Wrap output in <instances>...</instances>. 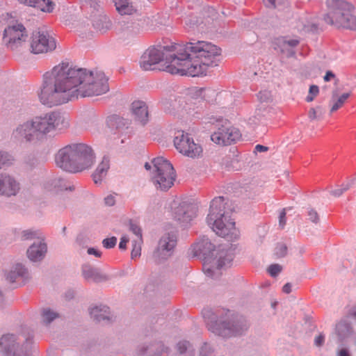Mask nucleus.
I'll return each mask as SVG.
<instances>
[{"label":"nucleus","mask_w":356,"mask_h":356,"mask_svg":"<svg viewBox=\"0 0 356 356\" xmlns=\"http://www.w3.org/2000/svg\"><path fill=\"white\" fill-rule=\"evenodd\" d=\"M216 92L209 88H200L196 90L197 97H171L163 102L165 110L178 118L193 120L200 118L203 113L200 99L209 102L215 97Z\"/></svg>","instance_id":"nucleus-4"},{"label":"nucleus","mask_w":356,"mask_h":356,"mask_svg":"<svg viewBox=\"0 0 356 356\" xmlns=\"http://www.w3.org/2000/svg\"><path fill=\"white\" fill-rule=\"evenodd\" d=\"M1 297H2V295H1V293H0V300L1 299Z\"/></svg>","instance_id":"nucleus-62"},{"label":"nucleus","mask_w":356,"mask_h":356,"mask_svg":"<svg viewBox=\"0 0 356 356\" xmlns=\"http://www.w3.org/2000/svg\"><path fill=\"white\" fill-rule=\"evenodd\" d=\"M280 225L283 227L284 225L286 224V213L285 211L283 210L280 215Z\"/></svg>","instance_id":"nucleus-50"},{"label":"nucleus","mask_w":356,"mask_h":356,"mask_svg":"<svg viewBox=\"0 0 356 356\" xmlns=\"http://www.w3.org/2000/svg\"><path fill=\"white\" fill-rule=\"evenodd\" d=\"M95 156L92 149L82 143L78 144L77 156L72 172H77L90 168L94 163Z\"/></svg>","instance_id":"nucleus-16"},{"label":"nucleus","mask_w":356,"mask_h":356,"mask_svg":"<svg viewBox=\"0 0 356 356\" xmlns=\"http://www.w3.org/2000/svg\"><path fill=\"white\" fill-rule=\"evenodd\" d=\"M90 316L97 321L106 319L108 314V308L104 306L103 307H95L90 310Z\"/></svg>","instance_id":"nucleus-28"},{"label":"nucleus","mask_w":356,"mask_h":356,"mask_svg":"<svg viewBox=\"0 0 356 356\" xmlns=\"http://www.w3.org/2000/svg\"><path fill=\"white\" fill-rule=\"evenodd\" d=\"M173 143L178 152L185 156L195 159L203 156L202 145L195 143L194 139L188 133L183 131H177L174 138Z\"/></svg>","instance_id":"nucleus-8"},{"label":"nucleus","mask_w":356,"mask_h":356,"mask_svg":"<svg viewBox=\"0 0 356 356\" xmlns=\"http://www.w3.org/2000/svg\"><path fill=\"white\" fill-rule=\"evenodd\" d=\"M221 49L211 42L203 40L189 42L180 46L176 56L166 67L172 74L197 76L205 75L209 67L216 65Z\"/></svg>","instance_id":"nucleus-2"},{"label":"nucleus","mask_w":356,"mask_h":356,"mask_svg":"<svg viewBox=\"0 0 356 356\" xmlns=\"http://www.w3.org/2000/svg\"><path fill=\"white\" fill-rule=\"evenodd\" d=\"M349 188L348 184H343L339 188L331 191V193L334 197H339L345 191H346Z\"/></svg>","instance_id":"nucleus-41"},{"label":"nucleus","mask_w":356,"mask_h":356,"mask_svg":"<svg viewBox=\"0 0 356 356\" xmlns=\"http://www.w3.org/2000/svg\"><path fill=\"white\" fill-rule=\"evenodd\" d=\"M287 248L283 243H279L277 245L275 249V254L277 257H283L286 254Z\"/></svg>","instance_id":"nucleus-38"},{"label":"nucleus","mask_w":356,"mask_h":356,"mask_svg":"<svg viewBox=\"0 0 356 356\" xmlns=\"http://www.w3.org/2000/svg\"><path fill=\"white\" fill-rule=\"evenodd\" d=\"M129 241V238L126 236H122L120 238V242L119 243V248L121 250H125L127 247V243Z\"/></svg>","instance_id":"nucleus-48"},{"label":"nucleus","mask_w":356,"mask_h":356,"mask_svg":"<svg viewBox=\"0 0 356 356\" xmlns=\"http://www.w3.org/2000/svg\"><path fill=\"white\" fill-rule=\"evenodd\" d=\"M47 252V245L40 241L39 243H33L27 250V256L30 260L37 261L41 260Z\"/></svg>","instance_id":"nucleus-20"},{"label":"nucleus","mask_w":356,"mask_h":356,"mask_svg":"<svg viewBox=\"0 0 356 356\" xmlns=\"http://www.w3.org/2000/svg\"><path fill=\"white\" fill-rule=\"evenodd\" d=\"M211 329L213 333L225 338L241 334L248 329V325L245 321L216 323Z\"/></svg>","instance_id":"nucleus-14"},{"label":"nucleus","mask_w":356,"mask_h":356,"mask_svg":"<svg viewBox=\"0 0 356 356\" xmlns=\"http://www.w3.org/2000/svg\"><path fill=\"white\" fill-rule=\"evenodd\" d=\"M175 218L178 220H186L185 216L186 215V212L189 210V209H192L193 207L186 205V204H179L178 206H175Z\"/></svg>","instance_id":"nucleus-30"},{"label":"nucleus","mask_w":356,"mask_h":356,"mask_svg":"<svg viewBox=\"0 0 356 356\" xmlns=\"http://www.w3.org/2000/svg\"><path fill=\"white\" fill-rule=\"evenodd\" d=\"M283 292L286 293H289L291 291V285L290 283H286L285 285H284L282 288Z\"/></svg>","instance_id":"nucleus-55"},{"label":"nucleus","mask_w":356,"mask_h":356,"mask_svg":"<svg viewBox=\"0 0 356 356\" xmlns=\"http://www.w3.org/2000/svg\"><path fill=\"white\" fill-rule=\"evenodd\" d=\"M319 90L317 86H311L309 90V95L306 97L307 102H311L314 100V97L318 94Z\"/></svg>","instance_id":"nucleus-39"},{"label":"nucleus","mask_w":356,"mask_h":356,"mask_svg":"<svg viewBox=\"0 0 356 356\" xmlns=\"http://www.w3.org/2000/svg\"><path fill=\"white\" fill-rule=\"evenodd\" d=\"M58 317V314L51 311L49 309H44L42 312V321L45 324L50 323L53 320Z\"/></svg>","instance_id":"nucleus-33"},{"label":"nucleus","mask_w":356,"mask_h":356,"mask_svg":"<svg viewBox=\"0 0 356 356\" xmlns=\"http://www.w3.org/2000/svg\"><path fill=\"white\" fill-rule=\"evenodd\" d=\"M282 270V267L278 264L270 265L268 268V272L271 276H276Z\"/></svg>","instance_id":"nucleus-43"},{"label":"nucleus","mask_w":356,"mask_h":356,"mask_svg":"<svg viewBox=\"0 0 356 356\" xmlns=\"http://www.w3.org/2000/svg\"><path fill=\"white\" fill-rule=\"evenodd\" d=\"M196 252L202 254L208 263L214 262L218 268L229 267L234 259V252L232 248L225 249L219 247L218 249L211 243L209 238L203 237L196 245Z\"/></svg>","instance_id":"nucleus-6"},{"label":"nucleus","mask_w":356,"mask_h":356,"mask_svg":"<svg viewBox=\"0 0 356 356\" xmlns=\"http://www.w3.org/2000/svg\"><path fill=\"white\" fill-rule=\"evenodd\" d=\"M343 326V324L340 323L337 325V329L339 331L341 330V327Z\"/></svg>","instance_id":"nucleus-61"},{"label":"nucleus","mask_w":356,"mask_h":356,"mask_svg":"<svg viewBox=\"0 0 356 356\" xmlns=\"http://www.w3.org/2000/svg\"><path fill=\"white\" fill-rule=\"evenodd\" d=\"M145 169H146V170H149V169L151 168V165H150V164H149V163H146L145 164Z\"/></svg>","instance_id":"nucleus-60"},{"label":"nucleus","mask_w":356,"mask_h":356,"mask_svg":"<svg viewBox=\"0 0 356 356\" xmlns=\"http://www.w3.org/2000/svg\"><path fill=\"white\" fill-rule=\"evenodd\" d=\"M283 43H286L287 44H289V46L291 47H295L296 46L298 43H299V41L296 39H292V40H284L282 41Z\"/></svg>","instance_id":"nucleus-53"},{"label":"nucleus","mask_w":356,"mask_h":356,"mask_svg":"<svg viewBox=\"0 0 356 356\" xmlns=\"http://www.w3.org/2000/svg\"><path fill=\"white\" fill-rule=\"evenodd\" d=\"M70 125L67 116L58 111H51L33 118L20 124L15 131L16 134L28 141L46 136L50 132L62 130Z\"/></svg>","instance_id":"nucleus-3"},{"label":"nucleus","mask_w":356,"mask_h":356,"mask_svg":"<svg viewBox=\"0 0 356 356\" xmlns=\"http://www.w3.org/2000/svg\"><path fill=\"white\" fill-rule=\"evenodd\" d=\"M78 144L67 145L58 150L55 156L56 163L63 170L72 172L77 156Z\"/></svg>","instance_id":"nucleus-13"},{"label":"nucleus","mask_w":356,"mask_h":356,"mask_svg":"<svg viewBox=\"0 0 356 356\" xmlns=\"http://www.w3.org/2000/svg\"><path fill=\"white\" fill-rule=\"evenodd\" d=\"M338 356H349L348 351L346 349H341L339 353Z\"/></svg>","instance_id":"nucleus-58"},{"label":"nucleus","mask_w":356,"mask_h":356,"mask_svg":"<svg viewBox=\"0 0 356 356\" xmlns=\"http://www.w3.org/2000/svg\"><path fill=\"white\" fill-rule=\"evenodd\" d=\"M33 238H38L40 239L42 238L41 234L38 232L32 230H26L23 232L22 235V238L23 240L31 239Z\"/></svg>","instance_id":"nucleus-35"},{"label":"nucleus","mask_w":356,"mask_h":356,"mask_svg":"<svg viewBox=\"0 0 356 356\" xmlns=\"http://www.w3.org/2000/svg\"><path fill=\"white\" fill-rule=\"evenodd\" d=\"M131 230L136 235V238H137L138 236L142 238L141 229L138 225L131 224Z\"/></svg>","instance_id":"nucleus-47"},{"label":"nucleus","mask_w":356,"mask_h":356,"mask_svg":"<svg viewBox=\"0 0 356 356\" xmlns=\"http://www.w3.org/2000/svg\"><path fill=\"white\" fill-rule=\"evenodd\" d=\"M56 47L54 38L44 30L38 29L33 32L30 40V49L33 54H45Z\"/></svg>","instance_id":"nucleus-9"},{"label":"nucleus","mask_w":356,"mask_h":356,"mask_svg":"<svg viewBox=\"0 0 356 356\" xmlns=\"http://www.w3.org/2000/svg\"><path fill=\"white\" fill-rule=\"evenodd\" d=\"M350 96V92L343 93L337 99L333 101V104L330 108V113H334L341 108Z\"/></svg>","instance_id":"nucleus-29"},{"label":"nucleus","mask_w":356,"mask_h":356,"mask_svg":"<svg viewBox=\"0 0 356 356\" xmlns=\"http://www.w3.org/2000/svg\"><path fill=\"white\" fill-rule=\"evenodd\" d=\"M204 270H205V273H206L208 276H211V277H212V276H213V274H212L213 271H212V270H211V269H210L209 268H207L206 266H204Z\"/></svg>","instance_id":"nucleus-59"},{"label":"nucleus","mask_w":356,"mask_h":356,"mask_svg":"<svg viewBox=\"0 0 356 356\" xmlns=\"http://www.w3.org/2000/svg\"><path fill=\"white\" fill-rule=\"evenodd\" d=\"M267 113H268L267 107L264 106V105H259L255 111V116L258 119H260L261 117L265 116Z\"/></svg>","instance_id":"nucleus-44"},{"label":"nucleus","mask_w":356,"mask_h":356,"mask_svg":"<svg viewBox=\"0 0 356 356\" xmlns=\"http://www.w3.org/2000/svg\"><path fill=\"white\" fill-rule=\"evenodd\" d=\"M142 31V26L138 22L127 24L122 31V37L124 40H129L139 35Z\"/></svg>","instance_id":"nucleus-24"},{"label":"nucleus","mask_w":356,"mask_h":356,"mask_svg":"<svg viewBox=\"0 0 356 356\" xmlns=\"http://www.w3.org/2000/svg\"><path fill=\"white\" fill-rule=\"evenodd\" d=\"M19 184L14 177L8 175H0V195H15L19 191Z\"/></svg>","instance_id":"nucleus-19"},{"label":"nucleus","mask_w":356,"mask_h":356,"mask_svg":"<svg viewBox=\"0 0 356 356\" xmlns=\"http://www.w3.org/2000/svg\"><path fill=\"white\" fill-rule=\"evenodd\" d=\"M226 204L224 197H215L211 202L207 221L217 235L228 240H235L239 237L240 232L236 227L230 212L226 210Z\"/></svg>","instance_id":"nucleus-5"},{"label":"nucleus","mask_w":356,"mask_h":356,"mask_svg":"<svg viewBox=\"0 0 356 356\" xmlns=\"http://www.w3.org/2000/svg\"><path fill=\"white\" fill-rule=\"evenodd\" d=\"M355 315V317H356V314Z\"/></svg>","instance_id":"nucleus-63"},{"label":"nucleus","mask_w":356,"mask_h":356,"mask_svg":"<svg viewBox=\"0 0 356 356\" xmlns=\"http://www.w3.org/2000/svg\"><path fill=\"white\" fill-rule=\"evenodd\" d=\"M116 10L121 15H131L135 12V8L127 0H114Z\"/></svg>","instance_id":"nucleus-26"},{"label":"nucleus","mask_w":356,"mask_h":356,"mask_svg":"<svg viewBox=\"0 0 356 356\" xmlns=\"http://www.w3.org/2000/svg\"><path fill=\"white\" fill-rule=\"evenodd\" d=\"M117 243V238L115 237H111L105 238L102 241L103 246L106 248H113Z\"/></svg>","instance_id":"nucleus-42"},{"label":"nucleus","mask_w":356,"mask_h":356,"mask_svg":"<svg viewBox=\"0 0 356 356\" xmlns=\"http://www.w3.org/2000/svg\"><path fill=\"white\" fill-rule=\"evenodd\" d=\"M255 149L259 152H264L268 150V147L261 145H257Z\"/></svg>","instance_id":"nucleus-56"},{"label":"nucleus","mask_w":356,"mask_h":356,"mask_svg":"<svg viewBox=\"0 0 356 356\" xmlns=\"http://www.w3.org/2000/svg\"><path fill=\"white\" fill-rule=\"evenodd\" d=\"M207 120L209 123L216 124L218 123L219 126L222 124V121H228L227 120L223 119L220 116H214L213 115H208Z\"/></svg>","instance_id":"nucleus-40"},{"label":"nucleus","mask_w":356,"mask_h":356,"mask_svg":"<svg viewBox=\"0 0 356 356\" xmlns=\"http://www.w3.org/2000/svg\"><path fill=\"white\" fill-rule=\"evenodd\" d=\"M88 253L89 254H93L96 257H100L102 255V253L98 250L93 248H88Z\"/></svg>","instance_id":"nucleus-51"},{"label":"nucleus","mask_w":356,"mask_h":356,"mask_svg":"<svg viewBox=\"0 0 356 356\" xmlns=\"http://www.w3.org/2000/svg\"><path fill=\"white\" fill-rule=\"evenodd\" d=\"M0 347L6 356H26L16 344L13 334L3 335L0 340Z\"/></svg>","instance_id":"nucleus-18"},{"label":"nucleus","mask_w":356,"mask_h":356,"mask_svg":"<svg viewBox=\"0 0 356 356\" xmlns=\"http://www.w3.org/2000/svg\"><path fill=\"white\" fill-rule=\"evenodd\" d=\"M264 3L267 7L275 8V0H263Z\"/></svg>","instance_id":"nucleus-54"},{"label":"nucleus","mask_w":356,"mask_h":356,"mask_svg":"<svg viewBox=\"0 0 356 356\" xmlns=\"http://www.w3.org/2000/svg\"><path fill=\"white\" fill-rule=\"evenodd\" d=\"M330 3H332L333 6L337 9H339L341 17H337L334 20V23L336 24V26L343 27L352 30H356V17L351 14V6L347 2H339V4H336L333 1H330Z\"/></svg>","instance_id":"nucleus-15"},{"label":"nucleus","mask_w":356,"mask_h":356,"mask_svg":"<svg viewBox=\"0 0 356 356\" xmlns=\"http://www.w3.org/2000/svg\"><path fill=\"white\" fill-rule=\"evenodd\" d=\"M241 138L239 130L232 126L229 121H222L211 136V140L220 145H228L236 143Z\"/></svg>","instance_id":"nucleus-10"},{"label":"nucleus","mask_w":356,"mask_h":356,"mask_svg":"<svg viewBox=\"0 0 356 356\" xmlns=\"http://www.w3.org/2000/svg\"><path fill=\"white\" fill-rule=\"evenodd\" d=\"M325 113V109L321 106L315 108H311L309 111L308 115L311 120H320Z\"/></svg>","instance_id":"nucleus-32"},{"label":"nucleus","mask_w":356,"mask_h":356,"mask_svg":"<svg viewBox=\"0 0 356 356\" xmlns=\"http://www.w3.org/2000/svg\"><path fill=\"white\" fill-rule=\"evenodd\" d=\"M27 6L36 8L42 12L50 13L53 10L54 4L51 0H17Z\"/></svg>","instance_id":"nucleus-21"},{"label":"nucleus","mask_w":356,"mask_h":356,"mask_svg":"<svg viewBox=\"0 0 356 356\" xmlns=\"http://www.w3.org/2000/svg\"><path fill=\"white\" fill-rule=\"evenodd\" d=\"M169 50L163 47V49L157 48H149L143 54L140 61V65L144 70H150L152 66L163 60L164 58L168 60L165 62V67L170 64L171 60L170 56H176L177 54H169ZM165 70H167L165 68ZM168 72L167 70H165Z\"/></svg>","instance_id":"nucleus-12"},{"label":"nucleus","mask_w":356,"mask_h":356,"mask_svg":"<svg viewBox=\"0 0 356 356\" xmlns=\"http://www.w3.org/2000/svg\"><path fill=\"white\" fill-rule=\"evenodd\" d=\"M116 193L109 194L104 198L105 204L109 207L113 206L115 204Z\"/></svg>","instance_id":"nucleus-45"},{"label":"nucleus","mask_w":356,"mask_h":356,"mask_svg":"<svg viewBox=\"0 0 356 356\" xmlns=\"http://www.w3.org/2000/svg\"><path fill=\"white\" fill-rule=\"evenodd\" d=\"M308 216H309V219L312 222L317 223L319 221L318 214L315 210L311 209L309 211Z\"/></svg>","instance_id":"nucleus-46"},{"label":"nucleus","mask_w":356,"mask_h":356,"mask_svg":"<svg viewBox=\"0 0 356 356\" xmlns=\"http://www.w3.org/2000/svg\"><path fill=\"white\" fill-rule=\"evenodd\" d=\"M154 166L152 180L156 188L161 191L168 190L175 180V172L172 165L163 157H157L152 160Z\"/></svg>","instance_id":"nucleus-7"},{"label":"nucleus","mask_w":356,"mask_h":356,"mask_svg":"<svg viewBox=\"0 0 356 356\" xmlns=\"http://www.w3.org/2000/svg\"><path fill=\"white\" fill-rule=\"evenodd\" d=\"M257 97L261 103H267L272 100L271 93L268 90L260 91L257 95Z\"/></svg>","instance_id":"nucleus-37"},{"label":"nucleus","mask_w":356,"mask_h":356,"mask_svg":"<svg viewBox=\"0 0 356 356\" xmlns=\"http://www.w3.org/2000/svg\"><path fill=\"white\" fill-rule=\"evenodd\" d=\"M188 345V343L186 341L179 342L177 344V348H178L179 351L181 353H184L187 349Z\"/></svg>","instance_id":"nucleus-49"},{"label":"nucleus","mask_w":356,"mask_h":356,"mask_svg":"<svg viewBox=\"0 0 356 356\" xmlns=\"http://www.w3.org/2000/svg\"><path fill=\"white\" fill-rule=\"evenodd\" d=\"M17 270L10 271L7 275L6 279L11 283L15 282L16 279L22 275V266H19L16 268Z\"/></svg>","instance_id":"nucleus-36"},{"label":"nucleus","mask_w":356,"mask_h":356,"mask_svg":"<svg viewBox=\"0 0 356 356\" xmlns=\"http://www.w3.org/2000/svg\"><path fill=\"white\" fill-rule=\"evenodd\" d=\"M110 168V161L107 157H104L92 174V179L95 184H100L107 175Z\"/></svg>","instance_id":"nucleus-23"},{"label":"nucleus","mask_w":356,"mask_h":356,"mask_svg":"<svg viewBox=\"0 0 356 356\" xmlns=\"http://www.w3.org/2000/svg\"><path fill=\"white\" fill-rule=\"evenodd\" d=\"M142 243L143 239L140 236L132 241V250L131 253L132 259H135L140 256Z\"/></svg>","instance_id":"nucleus-31"},{"label":"nucleus","mask_w":356,"mask_h":356,"mask_svg":"<svg viewBox=\"0 0 356 356\" xmlns=\"http://www.w3.org/2000/svg\"><path fill=\"white\" fill-rule=\"evenodd\" d=\"M13 159L6 152H0V169L8 166L12 163Z\"/></svg>","instance_id":"nucleus-34"},{"label":"nucleus","mask_w":356,"mask_h":356,"mask_svg":"<svg viewBox=\"0 0 356 356\" xmlns=\"http://www.w3.org/2000/svg\"><path fill=\"white\" fill-rule=\"evenodd\" d=\"M177 244L176 236L172 234H164L159 241L156 250L154 252V257L156 261L167 259L174 251Z\"/></svg>","instance_id":"nucleus-17"},{"label":"nucleus","mask_w":356,"mask_h":356,"mask_svg":"<svg viewBox=\"0 0 356 356\" xmlns=\"http://www.w3.org/2000/svg\"><path fill=\"white\" fill-rule=\"evenodd\" d=\"M314 342L317 346H321L324 342V336L319 334L315 338Z\"/></svg>","instance_id":"nucleus-52"},{"label":"nucleus","mask_w":356,"mask_h":356,"mask_svg":"<svg viewBox=\"0 0 356 356\" xmlns=\"http://www.w3.org/2000/svg\"><path fill=\"white\" fill-rule=\"evenodd\" d=\"M83 275L88 280L99 281L101 275L97 269H95L89 265H84L82 268Z\"/></svg>","instance_id":"nucleus-27"},{"label":"nucleus","mask_w":356,"mask_h":356,"mask_svg":"<svg viewBox=\"0 0 356 356\" xmlns=\"http://www.w3.org/2000/svg\"><path fill=\"white\" fill-rule=\"evenodd\" d=\"M28 37L24 26L16 22L8 25L4 30L3 40L8 48L15 50L24 42Z\"/></svg>","instance_id":"nucleus-11"},{"label":"nucleus","mask_w":356,"mask_h":356,"mask_svg":"<svg viewBox=\"0 0 356 356\" xmlns=\"http://www.w3.org/2000/svg\"><path fill=\"white\" fill-rule=\"evenodd\" d=\"M131 108L136 118L145 124L148 117L147 107L145 103L141 101H135L131 104Z\"/></svg>","instance_id":"nucleus-22"},{"label":"nucleus","mask_w":356,"mask_h":356,"mask_svg":"<svg viewBox=\"0 0 356 356\" xmlns=\"http://www.w3.org/2000/svg\"><path fill=\"white\" fill-rule=\"evenodd\" d=\"M108 79L100 70H90L62 62L43 75L40 101L52 106L79 97L98 96L108 91Z\"/></svg>","instance_id":"nucleus-1"},{"label":"nucleus","mask_w":356,"mask_h":356,"mask_svg":"<svg viewBox=\"0 0 356 356\" xmlns=\"http://www.w3.org/2000/svg\"><path fill=\"white\" fill-rule=\"evenodd\" d=\"M297 28L298 30L305 31H313L316 29L314 19L307 15L301 17L298 20Z\"/></svg>","instance_id":"nucleus-25"},{"label":"nucleus","mask_w":356,"mask_h":356,"mask_svg":"<svg viewBox=\"0 0 356 356\" xmlns=\"http://www.w3.org/2000/svg\"><path fill=\"white\" fill-rule=\"evenodd\" d=\"M334 76V74L331 72H327L326 74L324 76V80L325 81H330L332 78Z\"/></svg>","instance_id":"nucleus-57"}]
</instances>
